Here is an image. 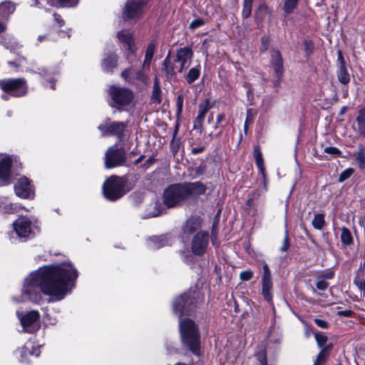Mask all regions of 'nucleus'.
Masks as SVG:
<instances>
[{
	"label": "nucleus",
	"instance_id": "nucleus-1",
	"mask_svg": "<svg viewBox=\"0 0 365 365\" xmlns=\"http://www.w3.org/2000/svg\"><path fill=\"white\" fill-rule=\"evenodd\" d=\"M77 277V270L69 262L40 267L25 279L21 302L38 303L41 293L50 302L60 301L71 292Z\"/></svg>",
	"mask_w": 365,
	"mask_h": 365
},
{
	"label": "nucleus",
	"instance_id": "nucleus-2",
	"mask_svg": "<svg viewBox=\"0 0 365 365\" xmlns=\"http://www.w3.org/2000/svg\"><path fill=\"white\" fill-rule=\"evenodd\" d=\"M179 327L183 347L190 350L193 354L200 356V336L195 323L190 319H185L180 321Z\"/></svg>",
	"mask_w": 365,
	"mask_h": 365
},
{
	"label": "nucleus",
	"instance_id": "nucleus-3",
	"mask_svg": "<svg viewBox=\"0 0 365 365\" xmlns=\"http://www.w3.org/2000/svg\"><path fill=\"white\" fill-rule=\"evenodd\" d=\"M193 52L190 47L180 48L177 51L174 63L171 62L170 54H168L163 63V69L169 76H173L176 71L182 73L187 68L191 63Z\"/></svg>",
	"mask_w": 365,
	"mask_h": 365
},
{
	"label": "nucleus",
	"instance_id": "nucleus-4",
	"mask_svg": "<svg viewBox=\"0 0 365 365\" xmlns=\"http://www.w3.org/2000/svg\"><path fill=\"white\" fill-rule=\"evenodd\" d=\"M126 179L116 175L110 176L103 185V193L106 199L115 201L126 192Z\"/></svg>",
	"mask_w": 365,
	"mask_h": 365
},
{
	"label": "nucleus",
	"instance_id": "nucleus-5",
	"mask_svg": "<svg viewBox=\"0 0 365 365\" xmlns=\"http://www.w3.org/2000/svg\"><path fill=\"white\" fill-rule=\"evenodd\" d=\"M187 197L182 184L171 185L163 192V203L168 208L182 205Z\"/></svg>",
	"mask_w": 365,
	"mask_h": 365
},
{
	"label": "nucleus",
	"instance_id": "nucleus-6",
	"mask_svg": "<svg viewBox=\"0 0 365 365\" xmlns=\"http://www.w3.org/2000/svg\"><path fill=\"white\" fill-rule=\"evenodd\" d=\"M108 94L113 103L112 106L117 108L129 106L134 98L133 92L131 90L117 86H111L108 89Z\"/></svg>",
	"mask_w": 365,
	"mask_h": 365
},
{
	"label": "nucleus",
	"instance_id": "nucleus-7",
	"mask_svg": "<svg viewBox=\"0 0 365 365\" xmlns=\"http://www.w3.org/2000/svg\"><path fill=\"white\" fill-rule=\"evenodd\" d=\"M36 224V220L21 216L13 222V227L19 237L28 239L35 235V230L37 229Z\"/></svg>",
	"mask_w": 365,
	"mask_h": 365
},
{
	"label": "nucleus",
	"instance_id": "nucleus-8",
	"mask_svg": "<svg viewBox=\"0 0 365 365\" xmlns=\"http://www.w3.org/2000/svg\"><path fill=\"white\" fill-rule=\"evenodd\" d=\"M125 162L126 153L123 148L114 145L108 148L105 153L104 165L107 169L125 165Z\"/></svg>",
	"mask_w": 365,
	"mask_h": 365
},
{
	"label": "nucleus",
	"instance_id": "nucleus-9",
	"mask_svg": "<svg viewBox=\"0 0 365 365\" xmlns=\"http://www.w3.org/2000/svg\"><path fill=\"white\" fill-rule=\"evenodd\" d=\"M0 88L14 97H21L27 92L26 82L21 78L0 80Z\"/></svg>",
	"mask_w": 365,
	"mask_h": 365
},
{
	"label": "nucleus",
	"instance_id": "nucleus-10",
	"mask_svg": "<svg viewBox=\"0 0 365 365\" xmlns=\"http://www.w3.org/2000/svg\"><path fill=\"white\" fill-rule=\"evenodd\" d=\"M126 124L123 122H112L106 120L98 126V129L101 132L102 135H114L121 140L124 137V131Z\"/></svg>",
	"mask_w": 365,
	"mask_h": 365
},
{
	"label": "nucleus",
	"instance_id": "nucleus-11",
	"mask_svg": "<svg viewBox=\"0 0 365 365\" xmlns=\"http://www.w3.org/2000/svg\"><path fill=\"white\" fill-rule=\"evenodd\" d=\"M148 0H128L125 6L123 17L126 21L142 16Z\"/></svg>",
	"mask_w": 365,
	"mask_h": 365
},
{
	"label": "nucleus",
	"instance_id": "nucleus-12",
	"mask_svg": "<svg viewBox=\"0 0 365 365\" xmlns=\"http://www.w3.org/2000/svg\"><path fill=\"white\" fill-rule=\"evenodd\" d=\"M17 316L24 331L33 333L38 330L37 321L39 318V313L37 311H31L26 314L17 312Z\"/></svg>",
	"mask_w": 365,
	"mask_h": 365
},
{
	"label": "nucleus",
	"instance_id": "nucleus-13",
	"mask_svg": "<svg viewBox=\"0 0 365 365\" xmlns=\"http://www.w3.org/2000/svg\"><path fill=\"white\" fill-rule=\"evenodd\" d=\"M149 70L150 69H144L142 66L141 70L135 72V76H131L132 68H128L121 73V77L130 84H136L137 83L147 84L148 81V72Z\"/></svg>",
	"mask_w": 365,
	"mask_h": 365
},
{
	"label": "nucleus",
	"instance_id": "nucleus-14",
	"mask_svg": "<svg viewBox=\"0 0 365 365\" xmlns=\"http://www.w3.org/2000/svg\"><path fill=\"white\" fill-rule=\"evenodd\" d=\"M14 191L16 195L21 198H32L34 196V190L29 180L26 177L18 179L14 185Z\"/></svg>",
	"mask_w": 365,
	"mask_h": 365
},
{
	"label": "nucleus",
	"instance_id": "nucleus-15",
	"mask_svg": "<svg viewBox=\"0 0 365 365\" xmlns=\"http://www.w3.org/2000/svg\"><path fill=\"white\" fill-rule=\"evenodd\" d=\"M192 304V300L190 294H184L177 298L173 302V312L178 314L180 318L183 314H187L190 311V306Z\"/></svg>",
	"mask_w": 365,
	"mask_h": 365
},
{
	"label": "nucleus",
	"instance_id": "nucleus-16",
	"mask_svg": "<svg viewBox=\"0 0 365 365\" xmlns=\"http://www.w3.org/2000/svg\"><path fill=\"white\" fill-rule=\"evenodd\" d=\"M262 293L264 299L268 302L272 301V282L270 270L267 264L263 265V275L262 277Z\"/></svg>",
	"mask_w": 365,
	"mask_h": 365
},
{
	"label": "nucleus",
	"instance_id": "nucleus-17",
	"mask_svg": "<svg viewBox=\"0 0 365 365\" xmlns=\"http://www.w3.org/2000/svg\"><path fill=\"white\" fill-rule=\"evenodd\" d=\"M209 242V235L206 232H199L193 237L191 245L192 252L196 255L205 253Z\"/></svg>",
	"mask_w": 365,
	"mask_h": 365
},
{
	"label": "nucleus",
	"instance_id": "nucleus-18",
	"mask_svg": "<svg viewBox=\"0 0 365 365\" xmlns=\"http://www.w3.org/2000/svg\"><path fill=\"white\" fill-rule=\"evenodd\" d=\"M336 66V76L338 81L341 83L346 85L350 81V75L346 66L342 52L340 50L337 51Z\"/></svg>",
	"mask_w": 365,
	"mask_h": 365
},
{
	"label": "nucleus",
	"instance_id": "nucleus-19",
	"mask_svg": "<svg viewBox=\"0 0 365 365\" xmlns=\"http://www.w3.org/2000/svg\"><path fill=\"white\" fill-rule=\"evenodd\" d=\"M12 160L9 157L0 158V186L8 185L11 177Z\"/></svg>",
	"mask_w": 365,
	"mask_h": 365
},
{
	"label": "nucleus",
	"instance_id": "nucleus-20",
	"mask_svg": "<svg viewBox=\"0 0 365 365\" xmlns=\"http://www.w3.org/2000/svg\"><path fill=\"white\" fill-rule=\"evenodd\" d=\"M271 64L277 78L274 81V86H278L284 72L283 61L279 51H274L272 54Z\"/></svg>",
	"mask_w": 365,
	"mask_h": 365
},
{
	"label": "nucleus",
	"instance_id": "nucleus-21",
	"mask_svg": "<svg viewBox=\"0 0 365 365\" xmlns=\"http://www.w3.org/2000/svg\"><path fill=\"white\" fill-rule=\"evenodd\" d=\"M187 200L203 195L206 191V187L200 182H194L182 184Z\"/></svg>",
	"mask_w": 365,
	"mask_h": 365
},
{
	"label": "nucleus",
	"instance_id": "nucleus-22",
	"mask_svg": "<svg viewBox=\"0 0 365 365\" xmlns=\"http://www.w3.org/2000/svg\"><path fill=\"white\" fill-rule=\"evenodd\" d=\"M117 37L120 43L127 47L131 54H134L136 50L132 33L128 30H122L118 32Z\"/></svg>",
	"mask_w": 365,
	"mask_h": 365
},
{
	"label": "nucleus",
	"instance_id": "nucleus-23",
	"mask_svg": "<svg viewBox=\"0 0 365 365\" xmlns=\"http://www.w3.org/2000/svg\"><path fill=\"white\" fill-rule=\"evenodd\" d=\"M212 105L210 103V100L207 98L202 104L198 106V115L194 121V128H201L205 117V114L212 108Z\"/></svg>",
	"mask_w": 365,
	"mask_h": 365
},
{
	"label": "nucleus",
	"instance_id": "nucleus-24",
	"mask_svg": "<svg viewBox=\"0 0 365 365\" xmlns=\"http://www.w3.org/2000/svg\"><path fill=\"white\" fill-rule=\"evenodd\" d=\"M170 244V237L167 235L153 237L148 241V246L151 249H159Z\"/></svg>",
	"mask_w": 365,
	"mask_h": 365
},
{
	"label": "nucleus",
	"instance_id": "nucleus-25",
	"mask_svg": "<svg viewBox=\"0 0 365 365\" xmlns=\"http://www.w3.org/2000/svg\"><path fill=\"white\" fill-rule=\"evenodd\" d=\"M118 56L115 53L106 55L102 61V68L105 72H113L117 67Z\"/></svg>",
	"mask_w": 365,
	"mask_h": 365
},
{
	"label": "nucleus",
	"instance_id": "nucleus-26",
	"mask_svg": "<svg viewBox=\"0 0 365 365\" xmlns=\"http://www.w3.org/2000/svg\"><path fill=\"white\" fill-rule=\"evenodd\" d=\"M356 127L355 130L365 138V106L360 109L356 118Z\"/></svg>",
	"mask_w": 365,
	"mask_h": 365
},
{
	"label": "nucleus",
	"instance_id": "nucleus-27",
	"mask_svg": "<svg viewBox=\"0 0 365 365\" xmlns=\"http://www.w3.org/2000/svg\"><path fill=\"white\" fill-rule=\"evenodd\" d=\"M18 353L21 355V361H24V357H26L28 355H34L36 356H38L40 355V349L39 347H34L29 343L26 344L20 350L18 351Z\"/></svg>",
	"mask_w": 365,
	"mask_h": 365
},
{
	"label": "nucleus",
	"instance_id": "nucleus-28",
	"mask_svg": "<svg viewBox=\"0 0 365 365\" xmlns=\"http://www.w3.org/2000/svg\"><path fill=\"white\" fill-rule=\"evenodd\" d=\"M15 11V5L11 1H6L0 4V19H7Z\"/></svg>",
	"mask_w": 365,
	"mask_h": 365
},
{
	"label": "nucleus",
	"instance_id": "nucleus-29",
	"mask_svg": "<svg viewBox=\"0 0 365 365\" xmlns=\"http://www.w3.org/2000/svg\"><path fill=\"white\" fill-rule=\"evenodd\" d=\"M155 50V44L153 42L150 43L146 48L145 58L143 63L144 69H150V63L153 57Z\"/></svg>",
	"mask_w": 365,
	"mask_h": 365
},
{
	"label": "nucleus",
	"instance_id": "nucleus-30",
	"mask_svg": "<svg viewBox=\"0 0 365 365\" xmlns=\"http://www.w3.org/2000/svg\"><path fill=\"white\" fill-rule=\"evenodd\" d=\"M364 270L359 269L354 279V284L359 289L361 296L365 297V277H362Z\"/></svg>",
	"mask_w": 365,
	"mask_h": 365
},
{
	"label": "nucleus",
	"instance_id": "nucleus-31",
	"mask_svg": "<svg viewBox=\"0 0 365 365\" xmlns=\"http://www.w3.org/2000/svg\"><path fill=\"white\" fill-rule=\"evenodd\" d=\"M200 227V222L197 219L191 218L186 221L183 227V232L185 234H191L195 232Z\"/></svg>",
	"mask_w": 365,
	"mask_h": 365
},
{
	"label": "nucleus",
	"instance_id": "nucleus-32",
	"mask_svg": "<svg viewBox=\"0 0 365 365\" xmlns=\"http://www.w3.org/2000/svg\"><path fill=\"white\" fill-rule=\"evenodd\" d=\"M34 72L38 73L41 76L49 79V83H51L50 87L52 89H55L53 78L51 77V76H53L55 75V73L53 71H49L44 67H40L38 68V71Z\"/></svg>",
	"mask_w": 365,
	"mask_h": 365
},
{
	"label": "nucleus",
	"instance_id": "nucleus-33",
	"mask_svg": "<svg viewBox=\"0 0 365 365\" xmlns=\"http://www.w3.org/2000/svg\"><path fill=\"white\" fill-rule=\"evenodd\" d=\"M299 0H283L282 9L285 14H292L297 9Z\"/></svg>",
	"mask_w": 365,
	"mask_h": 365
},
{
	"label": "nucleus",
	"instance_id": "nucleus-34",
	"mask_svg": "<svg viewBox=\"0 0 365 365\" xmlns=\"http://www.w3.org/2000/svg\"><path fill=\"white\" fill-rule=\"evenodd\" d=\"M341 241L343 245L349 246L353 244V237L350 230L346 227H342L341 230Z\"/></svg>",
	"mask_w": 365,
	"mask_h": 365
},
{
	"label": "nucleus",
	"instance_id": "nucleus-35",
	"mask_svg": "<svg viewBox=\"0 0 365 365\" xmlns=\"http://www.w3.org/2000/svg\"><path fill=\"white\" fill-rule=\"evenodd\" d=\"M200 74V66L198 65L194 68H192L188 71V73L185 76L186 81L189 84H191L192 83H193L195 81H196L199 78Z\"/></svg>",
	"mask_w": 365,
	"mask_h": 365
},
{
	"label": "nucleus",
	"instance_id": "nucleus-36",
	"mask_svg": "<svg viewBox=\"0 0 365 365\" xmlns=\"http://www.w3.org/2000/svg\"><path fill=\"white\" fill-rule=\"evenodd\" d=\"M255 357L261 365H267V354L263 345L259 346L255 352Z\"/></svg>",
	"mask_w": 365,
	"mask_h": 365
},
{
	"label": "nucleus",
	"instance_id": "nucleus-37",
	"mask_svg": "<svg viewBox=\"0 0 365 365\" xmlns=\"http://www.w3.org/2000/svg\"><path fill=\"white\" fill-rule=\"evenodd\" d=\"M253 156L256 162L257 167L259 170V171L263 173H264V166H263V158L262 155L261 153L260 149L259 146H255L254 148Z\"/></svg>",
	"mask_w": 365,
	"mask_h": 365
},
{
	"label": "nucleus",
	"instance_id": "nucleus-38",
	"mask_svg": "<svg viewBox=\"0 0 365 365\" xmlns=\"http://www.w3.org/2000/svg\"><path fill=\"white\" fill-rule=\"evenodd\" d=\"M358 166L361 170L365 168V150L363 147H360L359 150L354 153Z\"/></svg>",
	"mask_w": 365,
	"mask_h": 365
},
{
	"label": "nucleus",
	"instance_id": "nucleus-39",
	"mask_svg": "<svg viewBox=\"0 0 365 365\" xmlns=\"http://www.w3.org/2000/svg\"><path fill=\"white\" fill-rule=\"evenodd\" d=\"M0 43L4 45L6 49L10 50L11 52H16L21 48V46L18 43L12 41L11 39L7 41L6 38L1 39Z\"/></svg>",
	"mask_w": 365,
	"mask_h": 365
},
{
	"label": "nucleus",
	"instance_id": "nucleus-40",
	"mask_svg": "<svg viewBox=\"0 0 365 365\" xmlns=\"http://www.w3.org/2000/svg\"><path fill=\"white\" fill-rule=\"evenodd\" d=\"M325 221L323 214H317L312 220V225L315 229L322 230L324 226Z\"/></svg>",
	"mask_w": 365,
	"mask_h": 365
},
{
	"label": "nucleus",
	"instance_id": "nucleus-41",
	"mask_svg": "<svg viewBox=\"0 0 365 365\" xmlns=\"http://www.w3.org/2000/svg\"><path fill=\"white\" fill-rule=\"evenodd\" d=\"M254 0H244L242 16L244 19L248 18L252 12V2Z\"/></svg>",
	"mask_w": 365,
	"mask_h": 365
},
{
	"label": "nucleus",
	"instance_id": "nucleus-42",
	"mask_svg": "<svg viewBox=\"0 0 365 365\" xmlns=\"http://www.w3.org/2000/svg\"><path fill=\"white\" fill-rule=\"evenodd\" d=\"M56 4L53 6L71 7L77 5L78 0H55Z\"/></svg>",
	"mask_w": 365,
	"mask_h": 365
},
{
	"label": "nucleus",
	"instance_id": "nucleus-43",
	"mask_svg": "<svg viewBox=\"0 0 365 365\" xmlns=\"http://www.w3.org/2000/svg\"><path fill=\"white\" fill-rule=\"evenodd\" d=\"M25 61L26 58L24 56L18 55L17 58L14 61H9L8 62V64L10 67H12L15 70H17L19 67L23 65Z\"/></svg>",
	"mask_w": 365,
	"mask_h": 365
},
{
	"label": "nucleus",
	"instance_id": "nucleus-44",
	"mask_svg": "<svg viewBox=\"0 0 365 365\" xmlns=\"http://www.w3.org/2000/svg\"><path fill=\"white\" fill-rule=\"evenodd\" d=\"M314 337L317 341V345L319 348H322L327 341V337L322 333L317 332L314 334Z\"/></svg>",
	"mask_w": 365,
	"mask_h": 365
},
{
	"label": "nucleus",
	"instance_id": "nucleus-45",
	"mask_svg": "<svg viewBox=\"0 0 365 365\" xmlns=\"http://www.w3.org/2000/svg\"><path fill=\"white\" fill-rule=\"evenodd\" d=\"M328 356V354L321 350V351L319 352L317 357L316 361L314 363V365H324Z\"/></svg>",
	"mask_w": 365,
	"mask_h": 365
},
{
	"label": "nucleus",
	"instance_id": "nucleus-46",
	"mask_svg": "<svg viewBox=\"0 0 365 365\" xmlns=\"http://www.w3.org/2000/svg\"><path fill=\"white\" fill-rule=\"evenodd\" d=\"M269 43H270V40L268 36H263L261 38V46H260L259 50L262 53L266 52L268 50Z\"/></svg>",
	"mask_w": 365,
	"mask_h": 365
},
{
	"label": "nucleus",
	"instance_id": "nucleus-47",
	"mask_svg": "<svg viewBox=\"0 0 365 365\" xmlns=\"http://www.w3.org/2000/svg\"><path fill=\"white\" fill-rule=\"evenodd\" d=\"M160 88L158 85V83L157 82V81H155V84L153 86L152 99L155 101L160 102Z\"/></svg>",
	"mask_w": 365,
	"mask_h": 365
},
{
	"label": "nucleus",
	"instance_id": "nucleus-48",
	"mask_svg": "<svg viewBox=\"0 0 365 365\" xmlns=\"http://www.w3.org/2000/svg\"><path fill=\"white\" fill-rule=\"evenodd\" d=\"M354 171L351 168H347L344 170L339 177V182H342L351 176Z\"/></svg>",
	"mask_w": 365,
	"mask_h": 365
},
{
	"label": "nucleus",
	"instance_id": "nucleus-49",
	"mask_svg": "<svg viewBox=\"0 0 365 365\" xmlns=\"http://www.w3.org/2000/svg\"><path fill=\"white\" fill-rule=\"evenodd\" d=\"M205 24V21L201 19H197L191 21L189 28L192 30H195Z\"/></svg>",
	"mask_w": 365,
	"mask_h": 365
},
{
	"label": "nucleus",
	"instance_id": "nucleus-50",
	"mask_svg": "<svg viewBox=\"0 0 365 365\" xmlns=\"http://www.w3.org/2000/svg\"><path fill=\"white\" fill-rule=\"evenodd\" d=\"M240 277L242 281H247L253 277V272L251 270H245L240 273Z\"/></svg>",
	"mask_w": 365,
	"mask_h": 365
},
{
	"label": "nucleus",
	"instance_id": "nucleus-51",
	"mask_svg": "<svg viewBox=\"0 0 365 365\" xmlns=\"http://www.w3.org/2000/svg\"><path fill=\"white\" fill-rule=\"evenodd\" d=\"M324 152L332 155H339L341 153V151L335 147H327Z\"/></svg>",
	"mask_w": 365,
	"mask_h": 365
},
{
	"label": "nucleus",
	"instance_id": "nucleus-52",
	"mask_svg": "<svg viewBox=\"0 0 365 365\" xmlns=\"http://www.w3.org/2000/svg\"><path fill=\"white\" fill-rule=\"evenodd\" d=\"M328 285L329 284L326 281L321 279L317 277V282L316 286L318 289L324 290L328 287Z\"/></svg>",
	"mask_w": 365,
	"mask_h": 365
},
{
	"label": "nucleus",
	"instance_id": "nucleus-53",
	"mask_svg": "<svg viewBox=\"0 0 365 365\" xmlns=\"http://www.w3.org/2000/svg\"><path fill=\"white\" fill-rule=\"evenodd\" d=\"M176 106L178 113H180L182 112V106H183V96L182 95H179L176 100Z\"/></svg>",
	"mask_w": 365,
	"mask_h": 365
},
{
	"label": "nucleus",
	"instance_id": "nucleus-54",
	"mask_svg": "<svg viewBox=\"0 0 365 365\" xmlns=\"http://www.w3.org/2000/svg\"><path fill=\"white\" fill-rule=\"evenodd\" d=\"M315 324L320 328L327 329L328 328V322L324 319H315Z\"/></svg>",
	"mask_w": 365,
	"mask_h": 365
},
{
	"label": "nucleus",
	"instance_id": "nucleus-55",
	"mask_svg": "<svg viewBox=\"0 0 365 365\" xmlns=\"http://www.w3.org/2000/svg\"><path fill=\"white\" fill-rule=\"evenodd\" d=\"M254 115H255V113L252 109H248L247 110V116H246V119H245L246 124L252 123Z\"/></svg>",
	"mask_w": 365,
	"mask_h": 365
},
{
	"label": "nucleus",
	"instance_id": "nucleus-56",
	"mask_svg": "<svg viewBox=\"0 0 365 365\" xmlns=\"http://www.w3.org/2000/svg\"><path fill=\"white\" fill-rule=\"evenodd\" d=\"M334 273L332 272H327L326 273H323L318 276L319 278L326 281L327 279H330L333 277Z\"/></svg>",
	"mask_w": 365,
	"mask_h": 365
},
{
	"label": "nucleus",
	"instance_id": "nucleus-57",
	"mask_svg": "<svg viewBox=\"0 0 365 365\" xmlns=\"http://www.w3.org/2000/svg\"><path fill=\"white\" fill-rule=\"evenodd\" d=\"M289 247V239H288L287 235H286V236L284 239L283 245L281 247L280 250L282 252H285L288 250Z\"/></svg>",
	"mask_w": 365,
	"mask_h": 365
},
{
	"label": "nucleus",
	"instance_id": "nucleus-58",
	"mask_svg": "<svg viewBox=\"0 0 365 365\" xmlns=\"http://www.w3.org/2000/svg\"><path fill=\"white\" fill-rule=\"evenodd\" d=\"M338 314L340 315V316H344V317H349L352 316L353 312L351 310H349V309H346V310H343V311H339L338 312Z\"/></svg>",
	"mask_w": 365,
	"mask_h": 365
},
{
	"label": "nucleus",
	"instance_id": "nucleus-59",
	"mask_svg": "<svg viewBox=\"0 0 365 365\" xmlns=\"http://www.w3.org/2000/svg\"><path fill=\"white\" fill-rule=\"evenodd\" d=\"M53 17H54L55 21L57 22V24H58L59 26H62L64 24V21L62 19V18L60 15L54 14Z\"/></svg>",
	"mask_w": 365,
	"mask_h": 365
},
{
	"label": "nucleus",
	"instance_id": "nucleus-60",
	"mask_svg": "<svg viewBox=\"0 0 365 365\" xmlns=\"http://www.w3.org/2000/svg\"><path fill=\"white\" fill-rule=\"evenodd\" d=\"M332 347H333L332 344H329L326 345L325 346H323L322 348V351H323L329 354V351L331 350Z\"/></svg>",
	"mask_w": 365,
	"mask_h": 365
},
{
	"label": "nucleus",
	"instance_id": "nucleus-61",
	"mask_svg": "<svg viewBox=\"0 0 365 365\" xmlns=\"http://www.w3.org/2000/svg\"><path fill=\"white\" fill-rule=\"evenodd\" d=\"M155 158H153V157H150L149 158L146 162L145 163V164L143 165V166L147 168L148 166H150L151 164H153L154 162H155Z\"/></svg>",
	"mask_w": 365,
	"mask_h": 365
},
{
	"label": "nucleus",
	"instance_id": "nucleus-62",
	"mask_svg": "<svg viewBox=\"0 0 365 365\" xmlns=\"http://www.w3.org/2000/svg\"><path fill=\"white\" fill-rule=\"evenodd\" d=\"M6 29V25L5 23L0 21V34L4 33Z\"/></svg>",
	"mask_w": 365,
	"mask_h": 365
},
{
	"label": "nucleus",
	"instance_id": "nucleus-63",
	"mask_svg": "<svg viewBox=\"0 0 365 365\" xmlns=\"http://www.w3.org/2000/svg\"><path fill=\"white\" fill-rule=\"evenodd\" d=\"M224 118H225L224 114H222V113L219 114L217 117L216 123L217 124L220 123L224 120Z\"/></svg>",
	"mask_w": 365,
	"mask_h": 365
},
{
	"label": "nucleus",
	"instance_id": "nucleus-64",
	"mask_svg": "<svg viewBox=\"0 0 365 365\" xmlns=\"http://www.w3.org/2000/svg\"><path fill=\"white\" fill-rule=\"evenodd\" d=\"M202 150H203V148H195L192 150V153L194 154H197V153H201Z\"/></svg>",
	"mask_w": 365,
	"mask_h": 365
}]
</instances>
